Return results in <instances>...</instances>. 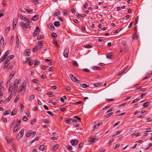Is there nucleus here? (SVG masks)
Returning a JSON list of instances; mask_svg holds the SVG:
<instances>
[{"label": "nucleus", "instance_id": "obj_18", "mask_svg": "<svg viewBox=\"0 0 152 152\" xmlns=\"http://www.w3.org/2000/svg\"><path fill=\"white\" fill-rule=\"evenodd\" d=\"M45 148V146L44 145H41L39 148V149L41 151H43Z\"/></svg>", "mask_w": 152, "mask_h": 152}, {"label": "nucleus", "instance_id": "obj_59", "mask_svg": "<svg viewBox=\"0 0 152 152\" xmlns=\"http://www.w3.org/2000/svg\"><path fill=\"white\" fill-rule=\"evenodd\" d=\"M66 89L67 91H69L71 90V88L70 86H67L66 87Z\"/></svg>", "mask_w": 152, "mask_h": 152}, {"label": "nucleus", "instance_id": "obj_1", "mask_svg": "<svg viewBox=\"0 0 152 152\" xmlns=\"http://www.w3.org/2000/svg\"><path fill=\"white\" fill-rule=\"evenodd\" d=\"M27 22L26 23L20 22L19 23V25L24 30H26V28H28L29 27V22L28 20Z\"/></svg>", "mask_w": 152, "mask_h": 152}, {"label": "nucleus", "instance_id": "obj_43", "mask_svg": "<svg viewBox=\"0 0 152 152\" xmlns=\"http://www.w3.org/2000/svg\"><path fill=\"white\" fill-rule=\"evenodd\" d=\"M37 38H38V40L40 39H42L44 38V36L43 35H39V36Z\"/></svg>", "mask_w": 152, "mask_h": 152}, {"label": "nucleus", "instance_id": "obj_52", "mask_svg": "<svg viewBox=\"0 0 152 152\" xmlns=\"http://www.w3.org/2000/svg\"><path fill=\"white\" fill-rule=\"evenodd\" d=\"M37 120V119L35 118L33 119L31 121V124L33 125V124L35 123Z\"/></svg>", "mask_w": 152, "mask_h": 152}, {"label": "nucleus", "instance_id": "obj_56", "mask_svg": "<svg viewBox=\"0 0 152 152\" xmlns=\"http://www.w3.org/2000/svg\"><path fill=\"white\" fill-rule=\"evenodd\" d=\"M47 94L49 95L50 96L49 97H52L53 96V95H52V92H48L47 93Z\"/></svg>", "mask_w": 152, "mask_h": 152}, {"label": "nucleus", "instance_id": "obj_30", "mask_svg": "<svg viewBox=\"0 0 152 152\" xmlns=\"http://www.w3.org/2000/svg\"><path fill=\"white\" fill-rule=\"evenodd\" d=\"M13 89V87L12 86L10 85L9 88V92H10L11 93L12 92V90Z\"/></svg>", "mask_w": 152, "mask_h": 152}, {"label": "nucleus", "instance_id": "obj_38", "mask_svg": "<svg viewBox=\"0 0 152 152\" xmlns=\"http://www.w3.org/2000/svg\"><path fill=\"white\" fill-rule=\"evenodd\" d=\"M38 46L39 45L40 46V48H42L43 47V46L42 45V44L41 41H39V42H38Z\"/></svg>", "mask_w": 152, "mask_h": 152}, {"label": "nucleus", "instance_id": "obj_51", "mask_svg": "<svg viewBox=\"0 0 152 152\" xmlns=\"http://www.w3.org/2000/svg\"><path fill=\"white\" fill-rule=\"evenodd\" d=\"M40 63L39 61H37L36 60L35 61V62L34 63V65H37Z\"/></svg>", "mask_w": 152, "mask_h": 152}, {"label": "nucleus", "instance_id": "obj_9", "mask_svg": "<svg viewBox=\"0 0 152 152\" xmlns=\"http://www.w3.org/2000/svg\"><path fill=\"white\" fill-rule=\"evenodd\" d=\"M70 142L72 145L75 146L78 143V141L77 140H72L70 141Z\"/></svg>", "mask_w": 152, "mask_h": 152}, {"label": "nucleus", "instance_id": "obj_26", "mask_svg": "<svg viewBox=\"0 0 152 152\" xmlns=\"http://www.w3.org/2000/svg\"><path fill=\"white\" fill-rule=\"evenodd\" d=\"M84 48H92L93 47L90 45H86L84 46Z\"/></svg>", "mask_w": 152, "mask_h": 152}, {"label": "nucleus", "instance_id": "obj_23", "mask_svg": "<svg viewBox=\"0 0 152 152\" xmlns=\"http://www.w3.org/2000/svg\"><path fill=\"white\" fill-rule=\"evenodd\" d=\"M19 39L18 35L16 36V46L18 47L19 45Z\"/></svg>", "mask_w": 152, "mask_h": 152}, {"label": "nucleus", "instance_id": "obj_28", "mask_svg": "<svg viewBox=\"0 0 152 152\" xmlns=\"http://www.w3.org/2000/svg\"><path fill=\"white\" fill-rule=\"evenodd\" d=\"M17 22V20H15V21H14L13 23V29H14L15 28L16 23Z\"/></svg>", "mask_w": 152, "mask_h": 152}, {"label": "nucleus", "instance_id": "obj_20", "mask_svg": "<svg viewBox=\"0 0 152 152\" xmlns=\"http://www.w3.org/2000/svg\"><path fill=\"white\" fill-rule=\"evenodd\" d=\"M53 44L54 45H55V46L56 47H57V48H58V45L57 42V41H56V40H53Z\"/></svg>", "mask_w": 152, "mask_h": 152}, {"label": "nucleus", "instance_id": "obj_25", "mask_svg": "<svg viewBox=\"0 0 152 152\" xmlns=\"http://www.w3.org/2000/svg\"><path fill=\"white\" fill-rule=\"evenodd\" d=\"M11 112L10 110H6L4 112L3 115H9L10 114V113Z\"/></svg>", "mask_w": 152, "mask_h": 152}, {"label": "nucleus", "instance_id": "obj_12", "mask_svg": "<svg viewBox=\"0 0 152 152\" xmlns=\"http://www.w3.org/2000/svg\"><path fill=\"white\" fill-rule=\"evenodd\" d=\"M30 50L29 49H27L25 51V55L26 56H30Z\"/></svg>", "mask_w": 152, "mask_h": 152}, {"label": "nucleus", "instance_id": "obj_60", "mask_svg": "<svg viewBox=\"0 0 152 152\" xmlns=\"http://www.w3.org/2000/svg\"><path fill=\"white\" fill-rule=\"evenodd\" d=\"M17 82L18 84H20V81L19 80H18L17 79H16L14 83H16Z\"/></svg>", "mask_w": 152, "mask_h": 152}, {"label": "nucleus", "instance_id": "obj_31", "mask_svg": "<svg viewBox=\"0 0 152 152\" xmlns=\"http://www.w3.org/2000/svg\"><path fill=\"white\" fill-rule=\"evenodd\" d=\"M63 14L64 15H68V11L66 10H64L63 12Z\"/></svg>", "mask_w": 152, "mask_h": 152}, {"label": "nucleus", "instance_id": "obj_21", "mask_svg": "<svg viewBox=\"0 0 152 152\" xmlns=\"http://www.w3.org/2000/svg\"><path fill=\"white\" fill-rule=\"evenodd\" d=\"M17 113V109H14L11 112V114L12 115H15Z\"/></svg>", "mask_w": 152, "mask_h": 152}, {"label": "nucleus", "instance_id": "obj_64", "mask_svg": "<svg viewBox=\"0 0 152 152\" xmlns=\"http://www.w3.org/2000/svg\"><path fill=\"white\" fill-rule=\"evenodd\" d=\"M43 122L45 123H48L49 122V121L48 120L46 119L43 120Z\"/></svg>", "mask_w": 152, "mask_h": 152}, {"label": "nucleus", "instance_id": "obj_57", "mask_svg": "<svg viewBox=\"0 0 152 152\" xmlns=\"http://www.w3.org/2000/svg\"><path fill=\"white\" fill-rule=\"evenodd\" d=\"M121 30V29L119 28H118V29H117V30H116L115 31L114 33H118V32L120 31Z\"/></svg>", "mask_w": 152, "mask_h": 152}, {"label": "nucleus", "instance_id": "obj_50", "mask_svg": "<svg viewBox=\"0 0 152 152\" xmlns=\"http://www.w3.org/2000/svg\"><path fill=\"white\" fill-rule=\"evenodd\" d=\"M11 98L12 96H11V95H10L9 97H8L6 100L7 102H9L10 101V100L11 99Z\"/></svg>", "mask_w": 152, "mask_h": 152}, {"label": "nucleus", "instance_id": "obj_33", "mask_svg": "<svg viewBox=\"0 0 152 152\" xmlns=\"http://www.w3.org/2000/svg\"><path fill=\"white\" fill-rule=\"evenodd\" d=\"M20 121H21L20 119L17 120L16 122V124L15 126H18L20 124Z\"/></svg>", "mask_w": 152, "mask_h": 152}, {"label": "nucleus", "instance_id": "obj_46", "mask_svg": "<svg viewBox=\"0 0 152 152\" xmlns=\"http://www.w3.org/2000/svg\"><path fill=\"white\" fill-rule=\"evenodd\" d=\"M93 69L94 70H99L100 69V68L98 66H96L93 67Z\"/></svg>", "mask_w": 152, "mask_h": 152}, {"label": "nucleus", "instance_id": "obj_22", "mask_svg": "<svg viewBox=\"0 0 152 152\" xmlns=\"http://www.w3.org/2000/svg\"><path fill=\"white\" fill-rule=\"evenodd\" d=\"M80 86L81 87L83 88H86L88 87V86L85 84H80Z\"/></svg>", "mask_w": 152, "mask_h": 152}, {"label": "nucleus", "instance_id": "obj_42", "mask_svg": "<svg viewBox=\"0 0 152 152\" xmlns=\"http://www.w3.org/2000/svg\"><path fill=\"white\" fill-rule=\"evenodd\" d=\"M15 120L13 121L10 125V128H12L13 126L15 124Z\"/></svg>", "mask_w": 152, "mask_h": 152}, {"label": "nucleus", "instance_id": "obj_49", "mask_svg": "<svg viewBox=\"0 0 152 152\" xmlns=\"http://www.w3.org/2000/svg\"><path fill=\"white\" fill-rule=\"evenodd\" d=\"M51 36L53 38H56V37H57L56 34L54 33H52Z\"/></svg>", "mask_w": 152, "mask_h": 152}, {"label": "nucleus", "instance_id": "obj_41", "mask_svg": "<svg viewBox=\"0 0 152 152\" xmlns=\"http://www.w3.org/2000/svg\"><path fill=\"white\" fill-rule=\"evenodd\" d=\"M47 112L50 116H54V114L53 113L51 112L50 111H48Z\"/></svg>", "mask_w": 152, "mask_h": 152}, {"label": "nucleus", "instance_id": "obj_2", "mask_svg": "<svg viewBox=\"0 0 152 152\" xmlns=\"http://www.w3.org/2000/svg\"><path fill=\"white\" fill-rule=\"evenodd\" d=\"M36 132H32L31 130H29L26 133V137H29L30 136H32V137H34L35 135Z\"/></svg>", "mask_w": 152, "mask_h": 152}, {"label": "nucleus", "instance_id": "obj_63", "mask_svg": "<svg viewBox=\"0 0 152 152\" xmlns=\"http://www.w3.org/2000/svg\"><path fill=\"white\" fill-rule=\"evenodd\" d=\"M83 70L86 72H89L90 71V70L87 69H83Z\"/></svg>", "mask_w": 152, "mask_h": 152}, {"label": "nucleus", "instance_id": "obj_5", "mask_svg": "<svg viewBox=\"0 0 152 152\" xmlns=\"http://www.w3.org/2000/svg\"><path fill=\"white\" fill-rule=\"evenodd\" d=\"M40 32L39 28L38 26H37L35 29L34 32V36L36 37L39 34Z\"/></svg>", "mask_w": 152, "mask_h": 152}, {"label": "nucleus", "instance_id": "obj_15", "mask_svg": "<svg viewBox=\"0 0 152 152\" xmlns=\"http://www.w3.org/2000/svg\"><path fill=\"white\" fill-rule=\"evenodd\" d=\"M38 47V45L35 46L33 48L32 50L34 52H36L38 51L37 48Z\"/></svg>", "mask_w": 152, "mask_h": 152}, {"label": "nucleus", "instance_id": "obj_54", "mask_svg": "<svg viewBox=\"0 0 152 152\" xmlns=\"http://www.w3.org/2000/svg\"><path fill=\"white\" fill-rule=\"evenodd\" d=\"M34 18H37V19H38L39 18V15H35L31 19H34Z\"/></svg>", "mask_w": 152, "mask_h": 152}, {"label": "nucleus", "instance_id": "obj_45", "mask_svg": "<svg viewBox=\"0 0 152 152\" xmlns=\"http://www.w3.org/2000/svg\"><path fill=\"white\" fill-rule=\"evenodd\" d=\"M4 10H1L0 11V17L2 16L4 14Z\"/></svg>", "mask_w": 152, "mask_h": 152}, {"label": "nucleus", "instance_id": "obj_58", "mask_svg": "<svg viewBox=\"0 0 152 152\" xmlns=\"http://www.w3.org/2000/svg\"><path fill=\"white\" fill-rule=\"evenodd\" d=\"M74 118H77V119H78V122H81V119H80V118L79 117H77L76 116H75L74 117Z\"/></svg>", "mask_w": 152, "mask_h": 152}, {"label": "nucleus", "instance_id": "obj_7", "mask_svg": "<svg viewBox=\"0 0 152 152\" xmlns=\"http://www.w3.org/2000/svg\"><path fill=\"white\" fill-rule=\"evenodd\" d=\"M69 77L73 82H76V81H77V78L73 75L70 74L69 75Z\"/></svg>", "mask_w": 152, "mask_h": 152}, {"label": "nucleus", "instance_id": "obj_62", "mask_svg": "<svg viewBox=\"0 0 152 152\" xmlns=\"http://www.w3.org/2000/svg\"><path fill=\"white\" fill-rule=\"evenodd\" d=\"M25 10L28 13H30V12H31L32 11H33V10H29L26 9H25Z\"/></svg>", "mask_w": 152, "mask_h": 152}, {"label": "nucleus", "instance_id": "obj_6", "mask_svg": "<svg viewBox=\"0 0 152 152\" xmlns=\"http://www.w3.org/2000/svg\"><path fill=\"white\" fill-rule=\"evenodd\" d=\"M24 131V129H23L18 133V135L20 139L21 138L23 137V135Z\"/></svg>", "mask_w": 152, "mask_h": 152}, {"label": "nucleus", "instance_id": "obj_34", "mask_svg": "<svg viewBox=\"0 0 152 152\" xmlns=\"http://www.w3.org/2000/svg\"><path fill=\"white\" fill-rule=\"evenodd\" d=\"M4 42V39L3 37H1L0 41V43L1 44H3Z\"/></svg>", "mask_w": 152, "mask_h": 152}, {"label": "nucleus", "instance_id": "obj_29", "mask_svg": "<svg viewBox=\"0 0 152 152\" xmlns=\"http://www.w3.org/2000/svg\"><path fill=\"white\" fill-rule=\"evenodd\" d=\"M127 69L126 68H125L124 69H123V70H122L118 74V75H120L121 74H122V73H124L125 70L126 69Z\"/></svg>", "mask_w": 152, "mask_h": 152}, {"label": "nucleus", "instance_id": "obj_11", "mask_svg": "<svg viewBox=\"0 0 152 152\" xmlns=\"http://www.w3.org/2000/svg\"><path fill=\"white\" fill-rule=\"evenodd\" d=\"M9 63H10V61L9 60H7L5 62V63L4 64V69H5L7 68Z\"/></svg>", "mask_w": 152, "mask_h": 152}, {"label": "nucleus", "instance_id": "obj_61", "mask_svg": "<svg viewBox=\"0 0 152 152\" xmlns=\"http://www.w3.org/2000/svg\"><path fill=\"white\" fill-rule=\"evenodd\" d=\"M139 100L138 99H134V100L132 102V104H133L134 103H135L136 102L138 101Z\"/></svg>", "mask_w": 152, "mask_h": 152}, {"label": "nucleus", "instance_id": "obj_36", "mask_svg": "<svg viewBox=\"0 0 152 152\" xmlns=\"http://www.w3.org/2000/svg\"><path fill=\"white\" fill-rule=\"evenodd\" d=\"M107 57L108 58H112V54L111 53H109L107 56Z\"/></svg>", "mask_w": 152, "mask_h": 152}, {"label": "nucleus", "instance_id": "obj_44", "mask_svg": "<svg viewBox=\"0 0 152 152\" xmlns=\"http://www.w3.org/2000/svg\"><path fill=\"white\" fill-rule=\"evenodd\" d=\"M18 126H15L14 129L13 130V132H16V131H17L18 130Z\"/></svg>", "mask_w": 152, "mask_h": 152}, {"label": "nucleus", "instance_id": "obj_55", "mask_svg": "<svg viewBox=\"0 0 152 152\" xmlns=\"http://www.w3.org/2000/svg\"><path fill=\"white\" fill-rule=\"evenodd\" d=\"M54 25L56 27H58V21H55L54 22Z\"/></svg>", "mask_w": 152, "mask_h": 152}, {"label": "nucleus", "instance_id": "obj_40", "mask_svg": "<svg viewBox=\"0 0 152 152\" xmlns=\"http://www.w3.org/2000/svg\"><path fill=\"white\" fill-rule=\"evenodd\" d=\"M14 57V56L13 55H11L8 56L7 57L8 60H11Z\"/></svg>", "mask_w": 152, "mask_h": 152}, {"label": "nucleus", "instance_id": "obj_27", "mask_svg": "<svg viewBox=\"0 0 152 152\" xmlns=\"http://www.w3.org/2000/svg\"><path fill=\"white\" fill-rule=\"evenodd\" d=\"M59 145L58 144H56L55 145L53 146V150H56L59 147Z\"/></svg>", "mask_w": 152, "mask_h": 152}, {"label": "nucleus", "instance_id": "obj_24", "mask_svg": "<svg viewBox=\"0 0 152 152\" xmlns=\"http://www.w3.org/2000/svg\"><path fill=\"white\" fill-rule=\"evenodd\" d=\"M15 74V72L13 71L10 74L9 77L10 79H11L14 76Z\"/></svg>", "mask_w": 152, "mask_h": 152}, {"label": "nucleus", "instance_id": "obj_3", "mask_svg": "<svg viewBox=\"0 0 152 152\" xmlns=\"http://www.w3.org/2000/svg\"><path fill=\"white\" fill-rule=\"evenodd\" d=\"M26 86V81H24L23 82L22 86H20L19 87V88L18 90V92L19 93H20L24 89Z\"/></svg>", "mask_w": 152, "mask_h": 152}, {"label": "nucleus", "instance_id": "obj_32", "mask_svg": "<svg viewBox=\"0 0 152 152\" xmlns=\"http://www.w3.org/2000/svg\"><path fill=\"white\" fill-rule=\"evenodd\" d=\"M6 140L7 142L9 143L11 142L13 140V139L12 138H11L8 140L7 138H6Z\"/></svg>", "mask_w": 152, "mask_h": 152}, {"label": "nucleus", "instance_id": "obj_8", "mask_svg": "<svg viewBox=\"0 0 152 152\" xmlns=\"http://www.w3.org/2000/svg\"><path fill=\"white\" fill-rule=\"evenodd\" d=\"M69 50L67 48H66L64 51L63 53L64 56L65 58H67L68 57V53Z\"/></svg>", "mask_w": 152, "mask_h": 152}, {"label": "nucleus", "instance_id": "obj_4", "mask_svg": "<svg viewBox=\"0 0 152 152\" xmlns=\"http://www.w3.org/2000/svg\"><path fill=\"white\" fill-rule=\"evenodd\" d=\"M98 139L96 137H90L88 140V142L90 144H93L94 142L98 140Z\"/></svg>", "mask_w": 152, "mask_h": 152}, {"label": "nucleus", "instance_id": "obj_53", "mask_svg": "<svg viewBox=\"0 0 152 152\" xmlns=\"http://www.w3.org/2000/svg\"><path fill=\"white\" fill-rule=\"evenodd\" d=\"M73 65L75 66H78V64L75 61H73Z\"/></svg>", "mask_w": 152, "mask_h": 152}, {"label": "nucleus", "instance_id": "obj_17", "mask_svg": "<svg viewBox=\"0 0 152 152\" xmlns=\"http://www.w3.org/2000/svg\"><path fill=\"white\" fill-rule=\"evenodd\" d=\"M72 118H68L66 120V123L68 124H71V121Z\"/></svg>", "mask_w": 152, "mask_h": 152}, {"label": "nucleus", "instance_id": "obj_48", "mask_svg": "<svg viewBox=\"0 0 152 152\" xmlns=\"http://www.w3.org/2000/svg\"><path fill=\"white\" fill-rule=\"evenodd\" d=\"M19 18L21 19H28V18H26L24 17L23 16L21 15H19L18 16Z\"/></svg>", "mask_w": 152, "mask_h": 152}, {"label": "nucleus", "instance_id": "obj_13", "mask_svg": "<svg viewBox=\"0 0 152 152\" xmlns=\"http://www.w3.org/2000/svg\"><path fill=\"white\" fill-rule=\"evenodd\" d=\"M48 28L52 31H54L55 30V28L52 24H50L48 26Z\"/></svg>", "mask_w": 152, "mask_h": 152}, {"label": "nucleus", "instance_id": "obj_10", "mask_svg": "<svg viewBox=\"0 0 152 152\" xmlns=\"http://www.w3.org/2000/svg\"><path fill=\"white\" fill-rule=\"evenodd\" d=\"M18 87V85L16 83H14V88L13 92L15 94L17 92V88Z\"/></svg>", "mask_w": 152, "mask_h": 152}, {"label": "nucleus", "instance_id": "obj_16", "mask_svg": "<svg viewBox=\"0 0 152 152\" xmlns=\"http://www.w3.org/2000/svg\"><path fill=\"white\" fill-rule=\"evenodd\" d=\"M60 14V12L58 10H56L53 16H56Z\"/></svg>", "mask_w": 152, "mask_h": 152}, {"label": "nucleus", "instance_id": "obj_47", "mask_svg": "<svg viewBox=\"0 0 152 152\" xmlns=\"http://www.w3.org/2000/svg\"><path fill=\"white\" fill-rule=\"evenodd\" d=\"M5 57L4 56H2L1 59H0V63L2 62L5 59Z\"/></svg>", "mask_w": 152, "mask_h": 152}, {"label": "nucleus", "instance_id": "obj_39", "mask_svg": "<svg viewBox=\"0 0 152 152\" xmlns=\"http://www.w3.org/2000/svg\"><path fill=\"white\" fill-rule=\"evenodd\" d=\"M66 148L69 151H71L72 148V146L71 145H67Z\"/></svg>", "mask_w": 152, "mask_h": 152}, {"label": "nucleus", "instance_id": "obj_19", "mask_svg": "<svg viewBox=\"0 0 152 152\" xmlns=\"http://www.w3.org/2000/svg\"><path fill=\"white\" fill-rule=\"evenodd\" d=\"M122 132V130H120L118 131L115 134H114L113 135L112 137H114L115 136V135H117L119 134L121 132Z\"/></svg>", "mask_w": 152, "mask_h": 152}, {"label": "nucleus", "instance_id": "obj_37", "mask_svg": "<svg viewBox=\"0 0 152 152\" xmlns=\"http://www.w3.org/2000/svg\"><path fill=\"white\" fill-rule=\"evenodd\" d=\"M34 97L35 96L34 95H31L29 97V101H31V100L34 99Z\"/></svg>", "mask_w": 152, "mask_h": 152}, {"label": "nucleus", "instance_id": "obj_14", "mask_svg": "<svg viewBox=\"0 0 152 152\" xmlns=\"http://www.w3.org/2000/svg\"><path fill=\"white\" fill-rule=\"evenodd\" d=\"M150 104V102H147L144 103L143 104V106L144 107H146L149 106Z\"/></svg>", "mask_w": 152, "mask_h": 152}, {"label": "nucleus", "instance_id": "obj_35", "mask_svg": "<svg viewBox=\"0 0 152 152\" xmlns=\"http://www.w3.org/2000/svg\"><path fill=\"white\" fill-rule=\"evenodd\" d=\"M10 52V51L9 50H7L5 53L4 55L3 56L5 57H6L7 55L9 54Z\"/></svg>", "mask_w": 152, "mask_h": 152}]
</instances>
